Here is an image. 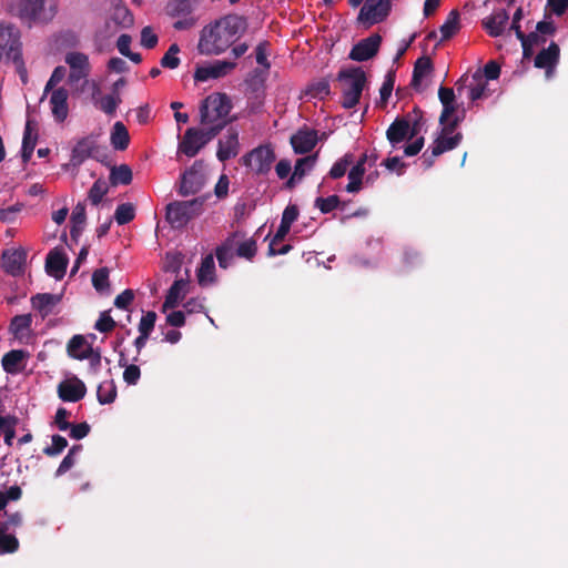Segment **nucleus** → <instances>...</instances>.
I'll return each mask as SVG.
<instances>
[{"label": "nucleus", "mask_w": 568, "mask_h": 568, "mask_svg": "<svg viewBox=\"0 0 568 568\" xmlns=\"http://www.w3.org/2000/svg\"><path fill=\"white\" fill-rule=\"evenodd\" d=\"M156 313L154 311H148L140 320L139 333L150 335L154 329L156 322Z\"/></svg>", "instance_id": "nucleus-58"}, {"label": "nucleus", "mask_w": 568, "mask_h": 568, "mask_svg": "<svg viewBox=\"0 0 568 568\" xmlns=\"http://www.w3.org/2000/svg\"><path fill=\"white\" fill-rule=\"evenodd\" d=\"M242 233L236 231L232 233L225 242L216 248L215 255L219 262L220 267L226 268L231 261L233 260L232 247L234 245L235 239L242 237Z\"/></svg>", "instance_id": "nucleus-30"}, {"label": "nucleus", "mask_w": 568, "mask_h": 568, "mask_svg": "<svg viewBox=\"0 0 568 568\" xmlns=\"http://www.w3.org/2000/svg\"><path fill=\"white\" fill-rule=\"evenodd\" d=\"M392 9L390 0H366L361 8L357 20L371 27L384 21Z\"/></svg>", "instance_id": "nucleus-7"}, {"label": "nucleus", "mask_w": 568, "mask_h": 568, "mask_svg": "<svg viewBox=\"0 0 568 568\" xmlns=\"http://www.w3.org/2000/svg\"><path fill=\"white\" fill-rule=\"evenodd\" d=\"M68 90L63 87L52 91L50 97L51 112L55 121L63 122L69 113Z\"/></svg>", "instance_id": "nucleus-23"}, {"label": "nucleus", "mask_w": 568, "mask_h": 568, "mask_svg": "<svg viewBox=\"0 0 568 568\" xmlns=\"http://www.w3.org/2000/svg\"><path fill=\"white\" fill-rule=\"evenodd\" d=\"M108 193V185L105 181L99 179L97 180L88 193V199L93 205H98L103 196Z\"/></svg>", "instance_id": "nucleus-51"}, {"label": "nucleus", "mask_w": 568, "mask_h": 568, "mask_svg": "<svg viewBox=\"0 0 568 568\" xmlns=\"http://www.w3.org/2000/svg\"><path fill=\"white\" fill-rule=\"evenodd\" d=\"M187 285L189 281L183 278L173 282L168 291V294L165 295V300L162 305L163 312H166V310L174 308L179 305L180 301L185 297Z\"/></svg>", "instance_id": "nucleus-28"}, {"label": "nucleus", "mask_w": 568, "mask_h": 568, "mask_svg": "<svg viewBox=\"0 0 568 568\" xmlns=\"http://www.w3.org/2000/svg\"><path fill=\"white\" fill-rule=\"evenodd\" d=\"M204 202V196L172 202L166 206L165 219L173 229H182L203 212Z\"/></svg>", "instance_id": "nucleus-3"}, {"label": "nucleus", "mask_w": 568, "mask_h": 568, "mask_svg": "<svg viewBox=\"0 0 568 568\" xmlns=\"http://www.w3.org/2000/svg\"><path fill=\"white\" fill-rule=\"evenodd\" d=\"M135 217L134 206L131 203H122L118 205L114 219L119 225H124L133 221Z\"/></svg>", "instance_id": "nucleus-48"}, {"label": "nucleus", "mask_w": 568, "mask_h": 568, "mask_svg": "<svg viewBox=\"0 0 568 568\" xmlns=\"http://www.w3.org/2000/svg\"><path fill=\"white\" fill-rule=\"evenodd\" d=\"M227 121L220 122H209L205 124L206 129H199L197 133L200 135L203 145L205 146L210 141H212L226 125Z\"/></svg>", "instance_id": "nucleus-45"}, {"label": "nucleus", "mask_w": 568, "mask_h": 568, "mask_svg": "<svg viewBox=\"0 0 568 568\" xmlns=\"http://www.w3.org/2000/svg\"><path fill=\"white\" fill-rule=\"evenodd\" d=\"M92 347L83 335L77 334L73 335L68 344H67V354L69 357L78 361H84L89 354H87V348Z\"/></svg>", "instance_id": "nucleus-29"}, {"label": "nucleus", "mask_w": 568, "mask_h": 568, "mask_svg": "<svg viewBox=\"0 0 568 568\" xmlns=\"http://www.w3.org/2000/svg\"><path fill=\"white\" fill-rule=\"evenodd\" d=\"M87 394L85 384L78 377L63 381L58 385V395L63 402L77 403Z\"/></svg>", "instance_id": "nucleus-17"}, {"label": "nucleus", "mask_w": 568, "mask_h": 568, "mask_svg": "<svg viewBox=\"0 0 568 568\" xmlns=\"http://www.w3.org/2000/svg\"><path fill=\"white\" fill-rule=\"evenodd\" d=\"M134 300V292L130 288L124 290L114 300V306L121 310H128Z\"/></svg>", "instance_id": "nucleus-62"}, {"label": "nucleus", "mask_w": 568, "mask_h": 568, "mask_svg": "<svg viewBox=\"0 0 568 568\" xmlns=\"http://www.w3.org/2000/svg\"><path fill=\"white\" fill-rule=\"evenodd\" d=\"M105 151L93 135H88L74 145L70 162L73 166H80L89 158L103 162L106 159Z\"/></svg>", "instance_id": "nucleus-6"}, {"label": "nucleus", "mask_w": 568, "mask_h": 568, "mask_svg": "<svg viewBox=\"0 0 568 568\" xmlns=\"http://www.w3.org/2000/svg\"><path fill=\"white\" fill-rule=\"evenodd\" d=\"M159 42L158 36L154 33L150 26L144 27L141 30V45L145 49H153Z\"/></svg>", "instance_id": "nucleus-61"}, {"label": "nucleus", "mask_w": 568, "mask_h": 568, "mask_svg": "<svg viewBox=\"0 0 568 568\" xmlns=\"http://www.w3.org/2000/svg\"><path fill=\"white\" fill-rule=\"evenodd\" d=\"M32 323L30 314L16 315L10 323V332L14 335L20 334L24 329H29Z\"/></svg>", "instance_id": "nucleus-56"}, {"label": "nucleus", "mask_w": 568, "mask_h": 568, "mask_svg": "<svg viewBox=\"0 0 568 568\" xmlns=\"http://www.w3.org/2000/svg\"><path fill=\"white\" fill-rule=\"evenodd\" d=\"M203 148L204 145L197 133V128H189L179 142L178 151L187 158H194Z\"/></svg>", "instance_id": "nucleus-22"}, {"label": "nucleus", "mask_w": 568, "mask_h": 568, "mask_svg": "<svg viewBox=\"0 0 568 568\" xmlns=\"http://www.w3.org/2000/svg\"><path fill=\"white\" fill-rule=\"evenodd\" d=\"M347 204V202H342L338 195L333 194L327 197H317L315 200L314 206L318 209L323 214H328L336 209L345 211Z\"/></svg>", "instance_id": "nucleus-35"}, {"label": "nucleus", "mask_w": 568, "mask_h": 568, "mask_svg": "<svg viewBox=\"0 0 568 568\" xmlns=\"http://www.w3.org/2000/svg\"><path fill=\"white\" fill-rule=\"evenodd\" d=\"M469 81V78L464 74L457 82H456V90L460 94L463 89L466 87H469V94L468 98L470 101L475 102L479 99H481L485 94V91L487 89V83L485 80H483V73L481 70H477L471 75V82L467 84Z\"/></svg>", "instance_id": "nucleus-16"}, {"label": "nucleus", "mask_w": 568, "mask_h": 568, "mask_svg": "<svg viewBox=\"0 0 568 568\" xmlns=\"http://www.w3.org/2000/svg\"><path fill=\"white\" fill-rule=\"evenodd\" d=\"M257 246L254 239H248L239 244L236 255L251 261L256 255Z\"/></svg>", "instance_id": "nucleus-57"}, {"label": "nucleus", "mask_w": 568, "mask_h": 568, "mask_svg": "<svg viewBox=\"0 0 568 568\" xmlns=\"http://www.w3.org/2000/svg\"><path fill=\"white\" fill-rule=\"evenodd\" d=\"M410 121L403 116L397 118L387 129L386 138L392 146H397L405 140H410Z\"/></svg>", "instance_id": "nucleus-24"}, {"label": "nucleus", "mask_w": 568, "mask_h": 568, "mask_svg": "<svg viewBox=\"0 0 568 568\" xmlns=\"http://www.w3.org/2000/svg\"><path fill=\"white\" fill-rule=\"evenodd\" d=\"M92 285L98 292H103L109 287V268L100 267L92 274Z\"/></svg>", "instance_id": "nucleus-54"}, {"label": "nucleus", "mask_w": 568, "mask_h": 568, "mask_svg": "<svg viewBox=\"0 0 568 568\" xmlns=\"http://www.w3.org/2000/svg\"><path fill=\"white\" fill-rule=\"evenodd\" d=\"M227 121L220 122H209L205 124L206 129H199L197 133L200 135L203 145L205 146L210 141H212L226 125Z\"/></svg>", "instance_id": "nucleus-44"}, {"label": "nucleus", "mask_w": 568, "mask_h": 568, "mask_svg": "<svg viewBox=\"0 0 568 568\" xmlns=\"http://www.w3.org/2000/svg\"><path fill=\"white\" fill-rule=\"evenodd\" d=\"M318 141L316 130L303 126L290 139L291 145L296 154H305L311 152Z\"/></svg>", "instance_id": "nucleus-14"}, {"label": "nucleus", "mask_w": 568, "mask_h": 568, "mask_svg": "<svg viewBox=\"0 0 568 568\" xmlns=\"http://www.w3.org/2000/svg\"><path fill=\"white\" fill-rule=\"evenodd\" d=\"M382 43V37L378 33H373L369 37L357 42L351 50L348 57L354 61H367L378 52Z\"/></svg>", "instance_id": "nucleus-11"}, {"label": "nucleus", "mask_w": 568, "mask_h": 568, "mask_svg": "<svg viewBox=\"0 0 568 568\" xmlns=\"http://www.w3.org/2000/svg\"><path fill=\"white\" fill-rule=\"evenodd\" d=\"M394 83H395V73L388 72L385 78L384 83L382 84V87L379 89L381 102L383 104L387 103V101L392 94V91L394 89Z\"/></svg>", "instance_id": "nucleus-60"}, {"label": "nucleus", "mask_w": 568, "mask_h": 568, "mask_svg": "<svg viewBox=\"0 0 568 568\" xmlns=\"http://www.w3.org/2000/svg\"><path fill=\"white\" fill-rule=\"evenodd\" d=\"M168 13L171 17H186L192 12L191 0H173L168 4Z\"/></svg>", "instance_id": "nucleus-47"}, {"label": "nucleus", "mask_w": 568, "mask_h": 568, "mask_svg": "<svg viewBox=\"0 0 568 568\" xmlns=\"http://www.w3.org/2000/svg\"><path fill=\"white\" fill-rule=\"evenodd\" d=\"M110 140L115 150L124 151L128 149L130 135L128 129L122 122L118 121L114 123Z\"/></svg>", "instance_id": "nucleus-33"}, {"label": "nucleus", "mask_w": 568, "mask_h": 568, "mask_svg": "<svg viewBox=\"0 0 568 568\" xmlns=\"http://www.w3.org/2000/svg\"><path fill=\"white\" fill-rule=\"evenodd\" d=\"M353 163V155L345 154L342 159L333 164L329 170V176L334 180L339 179L345 175L348 166Z\"/></svg>", "instance_id": "nucleus-52"}, {"label": "nucleus", "mask_w": 568, "mask_h": 568, "mask_svg": "<svg viewBox=\"0 0 568 568\" xmlns=\"http://www.w3.org/2000/svg\"><path fill=\"white\" fill-rule=\"evenodd\" d=\"M247 28L246 19L229 14L204 27L201 31L197 49L201 54L216 55L223 53Z\"/></svg>", "instance_id": "nucleus-1"}, {"label": "nucleus", "mask_w": 568, "mask_h": 568, "mask_svg": "<svg viewBox=\"0 0 568 568\" xmlns=\"http://www.w3.org/2000/svg\"><path fill=\"white\" fill-rule=\"evenodd\" d=\"M215 264L211 254L202 258L197 270V281L201 286H205L214 282Z\"/></svg>", "instance_id": "nucleus-34"}, {"label": "nucleus", "mask_w": 568, "mask_h": 568, "mask_svg": "<svg viewBox=\"0 0 568 568\" xmlns=\"http://www.w3.org/2000/svg\"><path fill=\"white\" fill-rule=\"evenodd\" d=\"M45 0H19L14 7L16 16L23 23L31 26L43 11Z\"/></svg>", "instance_id": "nucleus-15"}, {"label": "nucleus", "mask_w": 568, "mask_h": 568, "mask_svg": "<svg viewBox=\"0 0 568 568\" xmlns=\"http://www.w3.org/2000/svg\"><path fill=\"white\" fill-rule=\"evenodd\" d=\"M110 313V310L100 313V316L94 324V328L100 333H110L116 327V322L112 318Z\"/></svg>", "instance_id": "nucleus-53"}, {"label": "nucleus", "mask_w": 568, "mask_h": 568, "mask_svg": "<svg viewBox=\"0 0 568 568\" xmlns=\"http://www.w3.org/2000/svg\"><path fill=\"white\" fill-rule=\"evenodd\" d=\"M7 530L0 528V555L13 554L19 549V541L13 535L4 534Z\"/></svg>", "instance_id": "nucleus-49"}, {"label": "nucleus", "mask_w": 568, "mask_h": 568, "mask_svg": "<svg viewBox=\"0 0 568 568\" xmlns=\"http://www.w3.org/2000/svg\"><path fill=\"white\" fill-rule=\"evenodd\" d=\"M110 20L121 28H129L133 24V16L124 6L114 7Z\"/></svg>", "instance_id": "nucleus-40"}, {"label": "nucleus", "mask_w": 568, "mask_h": 568, "mask_svg": "<svg viewBox=\"0 0 568 568\" xmlns=\"http://www.w3.org/2000/svg\"><path fill=\"white\" fill-rule=\"evenodd\" d=\"M180 47L176 43H172L160 60L161 67L166 69H176L181 63V60L178 57Z\"/></svg>", "instance_id": "nucleus-46"}, {"label": "nucleus", "mask_w": 568, "mask_h": 568, "mask_svg": "<svg viewBox=\"0 0 568 568\" xmlns=\"http://www.w3.org/2000/svg\"><path fill=\"white\" fill-rule=\"evenodd\" d=\"M68 262L69 260L63 252L59 251L58 248H53L47 255L45 272L48 275L60 281L65 275Z\"/></svg>", "instance_id": "nucleus-20"}, {"label": "nucleus", "mask_w": 568, "mask_h": 568, "mask_svg": "<svg viewBox=\"0 0 568 568\" xmlns=\"http://www.w3.org/2000/svg\"><path fill=\"white\" fill-rule=\"evenodd\" d=\"M119 365L125 367L123 372V381L128 385H136L141 377V369L135 364L126 365V359L123 353H120Z\"/></svg>", "instance_id": "nucleus-41"}, {"label": "nucleus", "mask_w": 568, "mask_h": 568, "mask_svg": "<svg viewBox=\"0 0 568 568\" xmlns=\"http://www.w3.org/2000/svg\"><path fill=\"white\" fill-rule=\"evenodd\" d=\"M240 151L239 132L230 128L223 139L219 140L216 156L221 162L235 158Z\"/></svg>", "instance_id": "nucleus-18"}, {"label": "nucleus", "mask_w": 568, "mask_h": 568, "mask_svg": "<svg viewBox=\"0 0 568 568\" xmlns=\"http://www.w3.org/2000/svg\"><path fill=\"white\" fill-rule=\"evenodd\" d=\"M116 394V385L113 379L100 383L97 389V397L101 405L113 403Z\"/></svg>", "instance_id": "nucleus-37"}, {"label": "nucleus", "mask_w": 568, "mask_h": 568, "mask_svg": "<svg viewBox=\"0 0 568 568\" xmlns=\"http://www.w3.org/2000/svg\"><path fill=\"white\" fill-rule=\"evenodd\" d=\"M365 173V168H362V163H356L348 172V184L346 191L349 193L358 192L362 187V180Z\"/></svg>", "instance_id": "nucleus-42"}, {"label": "nucleus", "mask_w": 568, "mask_h": 568, "mask_svg": "<svg viewBox=\"0 0 568 568\" xmlns=\"http://www.w3.org/2000/svg\"><path fill=\"white\" fill-rule=\"evenodd\" d=\"M28 357L29 353L24 349H11L1 358L2 368L8 374H18L24 368L22 362Z\"/></svg>", "instance_id": "nucleus-27"}, {"label": "nucleus", "mask_w": 568, "mask_h": 568, "mask_svg": "<svg viewBox=\"0 0 568 568\" xmlns=\"http://www.w3.org/2000/svg\"><path fill=\"white\" fill-rule=\"evenodd\" d=\"M560 57L559 45L551 41L548 48L542 49L535 58L534 64L538 69H544L546 75L550 77L557 65Z\"/></svg>", "instance_id": "nucleus-19"}, {"label": "nucleus", "mask_w": 568, "mask_h": 568, "mask_svg": "<svg viewBox=\"0 0 568 568\" xmlns=\"http://www.w3.org/2000/svg\"><path fill=\"white\" fill-rule=\"evenodd\" d=\"M462 140L463 134L460 132H457L452 136L438 135L430 146L434 149L435 155H442L443 153L457 148Z\"/></svg>", "instance_id": "nucleus-31"}, {"label": "nucleus", "mask_w": 568, "mask_h": 568, "mask_svg": "<svg viewBox=\"0 0 568 568\" xmlns=\"http://www.w3.org/2000/svg\"><path fill=\"white\" fill-rule=\"evenodd\" d=\"M316 161V155H308L301 158L296 161L293 174L297 176V180H302L307 170H311Z\"/></svg>", "instance_id": "nucleus-55"}, {"label": "nucleus", "mask_w": 568, "mask_h": 568, "mask_svg": "<svg viewBox=\"0 0 568 568\" xmlns=\"http://www.w3.org/2000/svg\"><path fill=\"white\" fill-rule=\"evenodd\" d=\"M110 183L115 186L118 184L129 185L132 182V170L126 164L113 166L110 172Z\"/></svg>", "instance_id": "nucleus-38"}, {"label": "nucleus", "mask_w": 568, "mask_h": 568, "mask_svg": "<svg viewBox=\"0 0 568 568\" xmlns=\"http://www.w3.org/2000/svg\"><path fill=\"white\" fill-rule=\"evenodd\" d=\"M235 67V62L217 60L209 65L197 67L194 72V80L204 82L209 79H219L229 74Z\"/></svg>", "instance_id": "nucleus-12"}, {"label": "nucleus", "mask_w": 568, "mask_h": 568, "mask_svg": "<svg viewBox=\"0 0 568 568\" xmlns=\"http://www.w3.org/2000/svg\"><path fill=\"white\" fill-rule=\"evenodd\" d=\"M61 300V294L38 293L31 297L30 302L32 308L44 320L51 314H58L57 306Z\"/></svg>", "instance_id": "nucleus-13"}, {"label": "nucleus", "mask_w": 568, "mask_h": 568, "mask_svg": "<svg viewBox=\"0 0 568 568\" xmlns=\"http://www.w3.org/2000/svg\"><path fill=\"white\" fill-rule=\"evenodd\" d=\"M65 63L70 67L68 77L69 83L73 84L87 79L91 72L89 57L82 52L72 51L67 53Z\"/></svg>", "instance_id": "nucleus-10"}, {"label": "nucleus", "mask_w": 568, "mask_h": 568, "mask_svg": "<svg viewBox=\"0 0 568 568\" xmlns=\"http://www.w3.org/2000/svg\"><path fill=\"white\" fill-rule=\"evenodd\" d=\"M509 14L505 9H501L497 12L491 13L483 20V28L486 32L493 37L497 38L501 36L508 24Z\"/></svg>", "instance_id": "nucleus-25"}, {"label": "nucleus", "mask_w": 568, "mask_h": 568, "mask_svg": "<svg viewBox=\"0 0 568 568\" xmlns=\"http://www.w3.org/2000/svg\"><path fill=\"white\" fill-rule=\"evenodd\" d=\"M27 253L23 250H7L2 253V267L6 273L19 276L23 273Z\"/></svg>", "instance_id": "nucleus-21"}, {"label": "nucleus", "mask_w": 568, "mask_h": 568, "mask_svg": "<svg viewBox=\"0 0 568 568\" xmlns=\"http://www.w3.org/2000/svg\"><path fill=\"white\" fill-rule=\"evenodd\" d=\"M337 80L342 85V101L344 109H353L362 97L367 82L366 74L361 67H351L339 70Z\"/></svg>", "instance_id": "nucleus-2"}, {"label": "nucleus", "mask_w": 568, "mask_h": 568, "mask_svg": "<svg viewBox=\"0 0 568 568\" xmlns=\"http://www.w3.org/2000/svg\"><path fill=\"white\" fill-rule=\"evenodd\" d=\"M51 440V445L43 448V454L48 457H55L68 447V440L61 435H53Z\"/></svg>", "instance_id": "nucleus-50"}, {"label": "nucleus", "mask_w": 568, "mask_h": 568, "mask_svg": "<svg viewBox=\"0 0 568 568\" xmlns=\"http://www.w3.org/2000/svg\"><path fill=\"white\" fill-rule=\"evenodd\" d=\"M205 184V175L202 172V161H195L193 165L181 175L179 194L189 196L199 193Z\"/></svg>", "instance_id": "nucleus-8"}, {"label": "nucleus", "mask_w": 568, "mask_h": 568, "mask_svg": "<svg viewBox=\"0 0 568 568\" xmlns=\"http://www.w3.org/2000/svg\"><path fill=\"white\" fill-rule=\"evenodd\" d=\"M38 141V129L37 123L33 120L28 119L24 126L21 159L26 164L30 161Z\"/></svg>", "instance_id": "nucleus-26"}, {"label": "nucleus", "mask_w": 568, "mask_h": 568, "mask_svg": "<svg viewBox=\"0 0 568 568\" xmlns=\"http://www.w3.org/2000/svg\"><path fill=\"white\" fill-rule=\"evenodd\" d=\"M331 93L329 82L326 79L312 82L305 90V95L311 99L324 100Z\"/></svg>", "instance_id": "nucleus-39"}, {"label": "nucleus", "mask_w": 568, "mask_h": 568, "mask_svg": "<svg viewBox=\"0 0 568 568\" xmlns=\"http://www.w3.org/2000/svg\"><path fill=\"white\" fill-rule=\"evenodd\" d=\"M232 103L226 93H212L207 95L200 106V123L226 121Z\"/></svg>", "instance_id": "nucleus-4"}, {"label": "nucleus", "mask_w": 568, "mask_h": 568, "mask_svg": "<svg viewBox=\"0 0 568 568\" xmlns=\"http://www.w3.org/2000/svg\"><path fill=\"white\" fill-rule=\"evenodd\" d=\"M121 103L119 95H104L100 100V109L108 115H113L116 111L118 105Z\"/></svg>", "instance_id": "nucleus-59"}, {"label": "nucleus", "mask_w": 568, "mask_h": 568, "mask_svg": "<svg viewBox=\"0 0 568 568\" xmlns=\"http://www.w3.org/2000/svg\"><path fill=\"white\" fill-rule=\"evenodd\" d=\"M69 429L70 437L80 440L89 435L91 427L87 422H83L75 425L71 424V427Z\"/></svg>", "instance_id": "nucleus-64"}, {"label": "nucleus", "mask_w": 568, "mask_h": 568, "mask_svg": "<svg viewBox=\"0 0 568 568\" xmlns=\"http://www.w3.org/2000/svg\"><path fill=\"white\" fill-rule=\"evenodd\" d=\"M21 50L20 31L11 23L0 22V60Z\"/></svg>", "instance_id": "nucleus-9"}, {"label": "nucleus", "mask_w": 568, "mask_h": 568, "mask_svg": "<svg viewBox=\"0 0 568 568\" xmlns=\"http://www.w3.org/2000/svg\"><path fill=\"white\" fill-rule=\"evenodd\" d=\"M276 160L275 151L271 144H262L242 158L243 165L251 168L257 175L267 174Z\"/></svg>", "instance_id": "nucleus-5"}, {"label": "nucleus", "mask_w": 568, "mask_h": 568, "mask_svg": "<svg viewBox=\"0 0 568 568\" xmlns=\"http://www.w3.org/2000/svg\"><path fill=\"white\" fill-rule=\"evenodd\" d=\"M227 121L220 122H209L205 124L206 129H199L197 133L200 135L203 145L205 146L210 141H212L226 125Z\"/></svg>", "instance_id": "nucleus-43"}, {"label": "nucleus", "mask_w": 568, "mask_h": 568, "mask_svg": "<svg viewBox=\"0 0 568 568\" xmlns=\"http://www.w3.org/2000/svg\"><path fill=\"white\" fill-rule=\"evenodd\" d=\"M433 69V62L428 57H420L416 60L410 81L412 88L418 90L423 78Z\"/></svg>", "instance_id": "nucleus-32"}, {"label": "nucleus", "mask_w": 568, "mask_h": 568, "mask_svg": "<svg viewBox=\"0 0 568 568\" xmlns=\"http://www.w3.org/2000/svg\"><path fill=\"white\" fill-rule=\"evenodd\" d=\"M69 416L70 412L67 410L64 407L58 408L54 416V424L57 425L59 430L65 432L71 427V423L67 420Z\"/></svg>", "instance_id": "nucleus-63"}, {"label": "nucleus", "mask_w": 568, "mask_h": 568, "mask_svg": "<svg viewBox=\"0 0 568 568\" xmlns=\"http://www.w3.org/2000/svg\"><path fill=\"white\" fill-rule=\"evenodd\" d=\"M459 29V12L454 9L448 13L445 22L440 26L442 41L453 38Z\"/></svg>", "instance_id": "nucleus-36"}]
</instances>
